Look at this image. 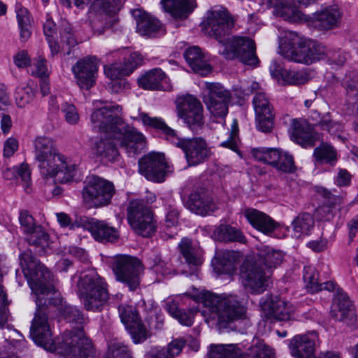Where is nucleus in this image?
<instances>
[{
	"instance_id": "obj_17",
	"label": "nucleus",
	"mask_w": 358,
	"mask_h": 358,
	"mask_svg": "<svg viewBox=\"0 0 358 358\" xmlns=\"http://www.w3.org/2000/svg\"><path fill=\"white\" fill-rule=\"evenodd\" d=\"M343 12L341 6L334 3L322 7L312 15L304 17L308 26L322 32L338 28L342 21Z\"/></svg>"
},
{
	"instance_id": "obj_58",
	"label": "nucleus",
	"mask_w": 358,
	"mask_h": 358,
	"mask_svg": "<svg viewBox=\"0 0 358 358\" xmlns=\"http://www.w3.org/2000/svg\"><path fill=\"white\" fill-rule=\"evenodd\" d=\"M62 111L69 124H76L78 122L80 117L74 105L66 103L63 105Z\"/></svg>"
},
{
	"instance_id": "obj_15",
	"label": "nucleus",
	"mask_w": 358,
	"mask_h": 358,
	"mask_svg": "<svg viewBox=\"0 0 358 358\" xmlns=\"http://www.w3.org/2000/svg\"><path fill=\"white\" fill-rule=\"evenodd\" d=\"M115 192L111 182L92 176L88 178L82 194L84 202L89 206L99 208L110 203Z\"/></svg>"
},
{
	"instance_id": "obj_11",
	"label": "nucleus",
	"mask_w": 358,
	"mask_h": 358,
	"mask_svg": "<svg viewBox=\"0 0 358 358\" xmlns=\"http://www.w3.org/2000/svg\"><path fill=\"white\" fill-rule=\"evenodd\" d=\"M220 53L225 59H236L245 65L256 66L259 63L255 41L247 36L231 37Z\"/></svg>"
},
{
	"instance_id": "obj_33",
	"label": "nucleus",
	"mask_w": 358,
	"mask_h": 358,
	"mask_svg": "<svg viewBox=\"0 0 358 358\" xmlns=\"http://www.w3.org/2000/svg\"><path fill=\"white\" fill-rule=\"evenodd\" d=\"M184 57L194 72L203 76L211 72V66L199 47L188 48L185 51Z\"/></svg>"
},
{
	"instance_id": "obj_40",
	"label": "nucleus",
	"mask_w": 358,
	"mask_h": 358,
	"mask_svg": "<svg viewBox=\"0 0 358 358\" xmlns=\"http://www.w3.org/2000/svg\"><path fill=\"white\" fill-rule=\"evenodd\" d=\"M313 157L318 164H328L334 166L338 161L336 150L331 145L322 143L315 148Z\"/></svg>"
},
{
	"instance_id": "obj_60",
	"label": "nucleus",
	"mask_w": 358,
	"mask_h": 358,
	"mask_svg": "<svg viewBox=\"0 0 358 358\" xmlns=\"http://www.w3.org/2000/svg\"><path fill=\"white\" fill-rule=\"evenodd\" d=\"M198 312V308H192L188 310H182L178 314L181 315L180 317H176V319H177L181 324L190 327L193 324L195 314Z\"/></svg>"
},
{
	"instance_id": "obj_24",
	"label": "nucleus",
	"mask_w": 358,
	"mask_h": 358,
	"mask_svg": "<svg viewBox=\"0 0 358 358\" xmlns=\"http://www.w3.org/2000/svg\"><path fill=\"white\" fill-rule=\"evenodd\" d=\"M331 316L350 327H355L357 323V317L353 304L346 293L341 290H338L335 296Z\"/></svg>"
},
{
	"instance_id": "obj_61",
	"label": "nucleus",
	"mask_w": 358,
	"mask_h": 358,
	"mask_svg": "<svg viewBox=\"0 0 358 358\" xmlns=\"http://www.w3.org/2000/svg\"><path fill=\"white\" fill-rule=\"evenodd\" d=\"M2 278V274H0V280ZM7 304L6 294L3 290L2 285L0 284V326L4 324L8 320V313L6 308Z\"/></svg>"
},
{
	"instance_id": "obj_5",
	"label": "nucleus",
	"mask_w": 358,
	"mask_h": 358,
	"mask_svg": "<svg viewBox=\"0 0 358 358\" xmlns=\"http://www.w3.org/2000/svg\"><path fill=\"white\" fill-rule=\"evenodd\" d=\"M138 119L145 125L162 130L168 141L182 150L189 165L196 166L206 162L211 157V148L204 138L201 137L180 138L176 132L167 126L161 118L151 117L145 113H139Z\"/></svg>"
},
{
	"instance_id": "obj_19",
	"label": "nucleus",
	"mask_w": 358,
	"mask_h": 358,
	"mask_svg": "<svg viewBox=\"0 0 358 358\" xmlns=\"http://www.w3.org/2000/svg\"><path fill=\"white\" fill-rule=\"evenodd\" d=\"M138 169L141 175L155 182L164 181L169 171L164 155L155 152L144 155L138 160Z\"/></svg>"
},
{
	"instance_id": "obj_31",
	"label": "nucleus",
	"mask_w": 358,
	"mask_h": 358,
	"mask_svg": "<svg viewBox=\"0 0 358 358\" xmlns=\"http://www.w3.org/2000/svg\"><path fill=\"white\" fill-rule=\"evenodd\" d=\"M243 215L254 228L266 235H271L278 226L268 215L254 208H247Z\"/></svg>"
},
{
	"instance_id": "obj_59",
	"label": "nucleus",
	"mask_w": 358,
	"mask_h": 358,
	"mask_svg": "<svg viewBox=\"0 0 358 358\" xmlns=\"http://www.w3.org/2000/svg\"><path fill=\"white\" fill-rule=\"evenodd\" d=\"M343 85L347 92H357L358 90V72L352 71L345 75L343 80Z\"/></svg>"
},
{
	"instance_id": "obj_50",
	"label": "nucleus",
	"mask_w": 358,
	"mask_h": 358,
	"mask_svg": "<svg viewBox=\"0 0 358 358\" xmlns=\"http://www.w3.org/2000/svg\"><path fill=\"white\" fill-rule=\"evenodd\" d=\"M34 96L35 92L34 89L29 85L17 87L15 98L17 106L24 108L33 101Z\"/></svg>"
},
{
	"instance_id": "obj_12",
	"label": "nucleus",
	"mask_w": 358,
	"mask_h": 358,
	"mask_svg": "<svg viewBox=\"0 0 358 358\" xmlns=\"http://www.w3.org/2000/svg\"><path fill=\"white\" fill-rule=\"evenodd\" d=\"M178 117L194 132L201 130L205 122L203 106L196 96L186 94L176 100Z\"/></svg>"
},
{
	"instance_id": "obj_55",
	"label": "nucleus",
	"mask_w": 358,
	"mask_h": 358,
	"mask_svg": "<svg viewBox=\"0 0 358 358\" xmlns=\"http://www.w3.org/2000/svg\"><path fill=\"white\" fill-rule=\"evenodd\" d=\"M166 210L164 227L167 229L177 227L179 223L180 217L178 210L171 205H169Z\"/></svg>"
},
{
	"instance_id": "obj_6",
	"label": "nucleus",
	"mask_w": 358,
	"mask_h": 358,
	"mask_svg": "<svg viewBox=\"0 0 358 358\" xmlns=\"http://www.w3.org/2000/svg\"><path fill=\"white\" fill-rule=\"evenodd\" d=\"M279 53L289 61L310 64L322 59L327 54V48L296 32L284 31L279 37Z\"/></svg>"
},
{
	"instance_id": "obj_26",
	"label": "nucleus",
	"mask_w": 358,
	"mask_h": 358,
	"mask_svg": "<svg viewBox=\"0 0 358 358\" xmlns=\"http://www.w3.org/2000/svg\"><path fill=\"white\" fill-rule=\"evenodd\" d=\"M143 62V56L138 52H132L122 62H114L104 67L105 74L111 80H118L123 76H128Z\"/></svg>"
},
{
	"instance_id": "obj_18",
	"label": "nucleus",
	"mask_w": 358,
	"mask_h": 358,
	"mask_svg": "<svg viewBox=\"0 0 358 358\" xmlns=\"http://www.w3.org/2000/svg\"><path fill=\"white\" fill-rule=\"evenodd\" d=\"M231 92L218 83H206L203 102L211 115L224 117L228 113Z\"/></svg>"
},
{
	"instance_id": "obj_37",
	"label": "nucleus",
	"mask_w": 358,
	"mask_h": 358,
	"mask_svg": "<svg viewBox=\"0 0 358 358\" xmlns=\"http://www.w3.org/2000/svg\"><path fill=\"white\" fill-rule=\"evenodd\" d=\"M108 138L101 139L95 145V154L100 157L102 159L108 162H114L119 157V152L115 143V141L119 143L120 146V141L119 138L114 137L113 133L107 134ZM125 150V149L123 148Z\"/></svg>"
},
{
	"instance_id": "obj_48",
	"label": "nucleus",
	"mask_w": 358,
	"mask_h": 358,
	"mask_svg": "<svg viewBox=\"0 0 358 358\" xmlns=\"http://www.w3.org/2000/svg\"><path fill=\"white\" fill-rule=\"evenodd\" d=\"M303 280L309 292L314 293L321 291L318 272L314 266H306L304 267Z\"/></svg>"
},
{
	"instance_id": "obj_52",
	"label": "nucleus",
	"mask_w": 358,
	"mask_h": 358,
	"mask_svg": "<svg viewBox=\"0 0 358 358\" xmlns=\"http://www.w3.org/2000/svg\"><path fill=\"white\" fill-rule=\"evenodd\" d=\"M151 263L152 268L156 273L162 275H167L173 272L176 273L175 270L172 268L169 259H163L160 255H157L152 258Z\"/></svg>"
},
{
	"instance_id": "obj_35",
	"label": "nucleus",
	"mask_w": 358,
	"mask_h": 358,
	"mask_svg": "<svg viewBox=\"0 0 358 358\" xmlns=\"http://www.w3.org/2000/svg\"><path fill=\"white\" fill-rule=\"evenodd\" d=\"M269 4L273 7V14L284 20L299 22L304 21V17H307L287 0H273Z\"/></svg>"
},
{
	"instance_id": "obj_56",
	"label": "nucleus",
	"mask_w": 358,
	"mask_h": 358,
	"mask_svg": "<svg viewBox=\"0 0 358 358\" xmlns=\"http://www.w3.org/2000/svg\"><path fill=\"white\" fill-rule=\"evenodd\" d=\"M60 38L61 42L65 43L69 47L67 54H69V49L77 44V41L69 25L66 24L63 26L60 31Z\"/></svg>"
},
{
	"instance_id": "obj_16",
	"label": "nucleus",
	"mask_w": 358,
	"mask_h": 358,
	"mask_svg": "<svg viewBox=\"0 0 358 358\" xmlns=\"http://www.w3.org/2000/svg\"><path fill=\"white\" fill-rule=\"evenodd\" d=\"M124 0H92V9L97 14L91 21L94 34L100 35L115 22V15L120 10Z\"/></svg>"
},
{
	"instance_id": "obj_25",
	"label": "nucleus",
	"mask_w": 358,
	"mask_h": 358,
	"mask_svg": "<svg viewBox=\"0 0 358 358\" xmlns=\"http://www.w3.org/2000/svg\"><path fill=\"white\" fill-rule=\"evenodd\" d=\"M19 220L29 245L38 246L47 243L49 238L48 233L41 226L36 224L34 217L27 211L20 213Z\"/></svg>"
},
{
	"instance_id": "obj_51",
	"label": "nucleus",
	"mask_w": 358,
	"mask_h": 358,
	"mask_svg": "<svg viewBox=\"0 0 358 358\" xmlns=\"http://www.w3.org/2000/svg\"><path fill=\"white\" fill-rule=\"evenodd\" d=\"M238 255L234 251H224L219 257L220 265L222 271L227 273H231L236 269Z\"/></svg>"
},
{
	"instance_id": "obj_47",
	"label": "nucleus",
	"mask_w": 358,
	"mask_h": 358,
	"mask_svg": "<svg viewBox=\"0 0 358 358\" xmlns=\"http://www.w3.org/2000/svg\"><path fill=\"white\" fill-rule=\"evenodd\" d=\"M185 341L181 338L174 339L166 348L157 350L152 355L153 358H173L178 355L185 345Z\"/></svg>"
},
{
	"instance_id": "obj_43",
	"label": "nucleus",
	"mask_w": 358,
	"mask_h": 358,
	"mask_svg": "<svg viewBox=\"0 0 358 358\" xmlns=\"http://www.w3.org/2000/svg\"><path fill=\"white\" fill-rule=\"evenodd\" d=\"M311 118L315 120V126L319 127L322 130H326L329 133L334 134L342 130L343 126L341 122L334 120L330 113H327L320 115L317 111L312 113Z\"/></svg>"
},
{
	"instance_id": "obj_41",
	"label": "nucleus",
	"mask_w": 358,
	"mask_h": 358,
	"mask_svg": "<svg viewBox=\"0 0 358 358\" xmlns=\"http://www.w3.org/2000/svg\"><path fill=\"white\" fill-rule=\"evenodd\" d=\"M283 260V254L279 250H275L266 245L261 247L259 251V259L266 268H276Z\"/></svg>"
},
{
	"instance_id": "obj_29",
	"label": "nucleus",
	"mask_w": 358,
	"mask_h": 358,
	"mask_svg": "<svg viewBox=\"0 0 358 358\" xmlns=\"http://www.w3.org/2000/svg\"><path fill=\"white\" fill-rule=\"evenodd\" d=\"M289 132L291 139L296 143L304 148L314 146L315 135L311 125L306 120H292Z\"/></svg>"
},
{
	"instance_id": "obj_32",
	"label": "nucleus",
	"mask_w": 358,
	"mask_h": 358,
	"mask_svg": "<svg viewBox=\"0 0 358 358\" xmlns=\"http://www.w3.org/2000/svg\"><path fill=\"white\" fill-rule=\"evenodd\" d=\"M131 13L136 23V31L141 36H150L159 29V22L142 8L133 9Z\"/></svg>"
},
{
	"instance_id": "obj_38",
	"label": "nucleus",
	"mask_w": 358,
	"mask_h": 358,
	"mask_svg": "<svg viewBox=\"0 0 358 358\" xmlns=\"http://www.w3.org/2000/svg\"><path fill=\"white\" fill-rule=\"evenodd\" d=\"M215 238L220 241L245 243L247 239L240 229L229 224H221L214 231Z\"/></svg>"
},
{
	"instance_id": "obj_44",
	"label": "nucleus",
	"mask_w": 358,
	"mask_h": 358,
	"mask_svg": "<svg viewBox=\"0 0 358 358\" xmlns=\"http://www.w3.org/2000/svg\"><path fill=\"white\" fill-rule=\"evenodd\" d=\"M314 224V219L309 213L299 214L292 222L294 236L299 238L302 236L308 234L313 228Z\"/></svg>"
},
{
	"instance_id": "obj_42",
	"label": "nucleus",
	"mask_w": 358,
	"mask_h": 358,
	"mask_svg": "<svg viewBox=\"0 0 358 358\" xmlns=\"http://www.w3.org/2000/svg\"><path fill=\"white\" fill-rule=\"evenodd\" d=\"M239 344H212L209 347L208 358H239Z\"/></svg>"
},
{
	"instance_id": "obj_21",
	"label": "nucleus",
	"mask_w": 358,
	"mask_h": 358,
	"mask_svg": "<svg viewBox=\"0 0 358 358\" xmlns=\"http://www.w3.org/2000/svg\"><path fill=\"white\" fill-rule=\"evenodd\" d=\"M122 322L129 332L133 341L140 343L148 338V331L141 322L136 308L133 306L122 304L118 307Z\"/></svg>"
},
{
	"instance_id": "obj_13",
	"label": "nucleus",
	"mask_w": 358,
	"mask_h": 358,
	"mask_svg": "<svg viewBox=\"0 0 358 358\" xmlns=\"http://www.w3.org/2000/svg\"><path fill=\"white\" fill-rule=\"evenodd\" d=\"M240 277L243 287L252 294L263 293L270 282L269 275L262 263L252 259H246L243 262Z\"/></svg>"
},
{
	"instance_id": "obj_3",
	"label": "nucleus",
	"mask_w": 358,
	"mask_h": 358,
	"mask_svg": "<svg viewBox=\"0 0 358 358\" xmlns=\"http://www.w3.org/2000/svg\"><path fill=\"white\" fill-rule=\"evenodd\" d=\"M60 301L59 311L64 319L71 324L72 329L66 330L59 341V354L76 358H97L96 352L90 341L85 336L83 324L85 319L81 311L76 307Z\"/></svg>"
},
{
	"instance_id": "obj_27",
	"label": "nucleus",
	"mask_w": 358,
	"mask_h": 358,
	"mask_svg": "<svg viewBox=\"0 0 358 358\" xmlns=\"http://www.w3.org/2000/svg\"><path fill=\"white\" fill-rule=\"evenodd\" d=\"M317 340L315 331L294 336L289 343L291 355L296 358H316L314 352Z\"/></svg>"
},
{
	"instance_id": "obj_34",
	"label": "nucleus",
	"mask_w": 358,
	"mask_h": 358,
	"mask_svg": "<svg viewBox=\"0 0 358 358\" xmlns=\"http://www.w3.org/2000/svg\"><path fill=\"white\" fill-rule=\"evenodd\" d=\"M169 79L166 74L159 69H153L138 78V86L144 90H165L169 87L166 85Z\"/></svg>"
},
{
	"instance_id": "obj_39",
	"label": "nucleus",
	"mask_w": 358,
	"mask_h": 358,
	"mask_svg": "<svg viewBox=\"0 0 358 358\" xmlns=\"http://www.w3.org/2000/svg\"><path fill=\"white\" fill-rule=\"evenodd\" d=\"M178 248L181 255L189 265L199 266L202 264V251L201 248L196 245H193L189 239L182 238Z\"/></svg>"
},
{
	"instance_id": "obj_49",
	"label": "nucleus",
	"mask_w": 358,
	"mask_h": 358,
	"mask_svg": "<svg viewBox=\"0 0 358 358\" xmlns=\"http://www.w3.org/2000/svg\"><path fill=\"white\" fill-rule=\"evenodd\" d=\"M309 75L305 71H288L282 73V85H299L306 83L309 80Z\"/></svg>"
},
{
	"instance_id": "obj_23",
	"label": "nucleus",
	"mask_w": 358,
	"mask_h": 358,
	"mask_svg": "<svg viewBox=\"0 0 358 358\" xmlns=\"http://www.w3.org/2000/svg\"><path fill=\"white\" fill-rule=\"evenodd\" d=\"M255 111L257 127L262 132H268L273 125L272 106L264 92H257L252 100Z\"/></svg>"
},
{
	"instance_id": "obj_2",
	"label": "nucleus",
	"mask_w": 358,
	"mask_h": 358,
	"mask_svg": "<svg viewBox=\"0 0 358 358\" xmlns=\"http://www.w3.org/2000/svg\"><path fill=\"white\" fill-rule=\"evenodd\" d=\"M97 108L91 115V122L94 129L106 134L113 133L120 139V145L129 156L140 153L145 147V138L135 128L122 122L119 117L122 108L118 105L108 104L96 100Z\"/></svg>"
},
{
	"instance_id": "obj_64",
	"label": "nucleus",
	"mask_w": 358,
	"mask_h": 358,
	"mask_svg": "<svg viewBox=\"0 0 358 358\" xmlns=\"http://www.w3.org/2000/svg\"><path fill=\"white\" fill-rule=\"evenodd\" d=\"M325 55L328 56L329 60L337 66H343L346 61V56L343 52L340 51H329L327 50V54Z\"/></svg>"
},
{
	"instance_id": "obj_45",
	"label": "nucleus",
	"mask_w": 358,
	"mask_h": 358,
	"mask_svg": "<svg viewBox=\"0 0 358 358\" xmlns=\"http://www.w3.org/2000/svg\"><path fill=\"white\" fill-rule=\"evenodd\" d=\"M17 20L20 28V37L22 42L27 41L31 36V18L28 10L19 8L17 10Z\"/></svg>"
},
{
	"instance_id": "obj_22",
	"label": "nucleus",
	"mask_w": 358,
	"mask_h": 358,
	"mask_svg": "<svg viewBox=\"0 0 358 358\" xmlns=\"http://www.w3.org/2000/svg\"><path fill=\"white\" fill-rule=\"evenodd\" d=\"M97 71L98 59L95 56L83 57L72 66V72L78 85L87 90L95 84Z\"/></svg>"
},
{
	"instance_id": "obj_30",
	"label": "nucleus",
	"mask_w": 358,
	"mask_h": 358,
	"mask_svg": "<svg viewBox=\"0 0 358 358\" xmlns=\"http://www.w3.org/2000/svg\"><path fill=\"white\" fill-rule=\"evenodd\" d=\"M186 207L196 215L205 216L215 208V203L206 196L203 189H194L189 195Z\"/></svg>"
},
{
	"instance_id": "obj_36",
	"label": "nucleus",
	"mask_w": 358,
	"mask_h": 358,
	"mask_svg": "<svg viewBox=\"0 0 358 358\" xmlns=\"http://www.w3.org/2000/svg\"><path fill=\"white\" fill-rule=\"evenodd\" d=\"M164 10L174 18L185 19L196 7V0H162Z\"/></svg>"
},
{
	"instance_id": "obj_53",
	"label": "nucleus",
	"mask_w": 358,
	"mask_h": 358,
	"mask_svg": "<svg viewBox=\"0 0 358 358\" xmlns=\"http://www.w3.org/2000/svg\"><path fill=\"white\" fill-rule=\"evenodd\" d=\"M273 167L283 173H290L296 170L293 157L282 151H280L279 159H277V162Z\"/></svg>"
},
{
	"instance_id": "obj_20",
	"label": "nucleus",
	"mask_w": 358,
	"mask_h": 358,
	"mask_svg": "<svg viewBox=\"0 0 358 358\" xmlns=\"http://www.w3.org/2000/svg\"><path fill=\"white\" fill-rule=\"evenodd\" d=\"M71 227H83L90 231L96 241L102 243H113L119 238V233L115 227L108 225L104 221L94 218L80 217L76 220V222Z\"/></svg>"
},
{
	"instance_id": "obj_4",
	"label": "nucleus",
	"mask_w": 358,
	"mask_h": 358,
	"mask_svg": "<svg viewBox=\"0 0 358 358\" xmlns=\"http://www.w3.org/2000/svg\"><path fill=\"white\" fill-rule=\"evenodd\" d=\"M201 302L208 317L219 331L234 330V323L245 317V308L235 295L218 296L210 292L201 294Z\"/></svg>"
},
{
	"instance_id": "obj_7",
	"label": "nucleus",
	"mask_w": 358,
	"mask_h": 358,
	"mask_svg": "<svg viewBox=\"0 0 358 358\" xmlns=\"http://www.w3.org/2000/svg\"><path fill=\"white\" fill-rule=\"evenodd\" d=\"M78 287L84 308L88 311H101L107 304L109 294L103 278L94 271L81 275Z\"/></svg>"
},
{
	"instance_id": "obj_28",
	"label": "nucleus",
	"mask_w": 358,
	"mask_h": 358,
	"mask_svg": "<svg viewBox=\"0 0 358 358\" xmlns=\"http://www.w3.org/2000/svg\"><path fill=\"white\" fill-rule=\"evenodd\" d=\"M261 306L270 319L279 321L289 320L293 310L289 303L277 296H268L263 302H261Z\"/></svg>"
},
{
	"instance_id": "obj_57",
	"label": "nucleus",
	"mask_w": 358,
	"mask_h": 358,
	"mask_svg": "<svg viewBox=\"0 0 358 358\" xmlns=\"http://www.w3.org/2000/svg\"><path fill=\"white\" fill-rule=\"evenodd\" d=\"M109 352L112 358H132L127 347L121 343L112 344L109 348Z\"/></svg>"
},
{
	"instance_id": "obj_46",
	"label": "nucleus",
	"mask_w": 358,
	"mask_h": 358,
	"mask_svg": "<svg viewBox=\"0 0 358 358\" xmlns=\"http://www.w3.org/2000/svg\"><path fill=\"white\" fill-rule=\"evenodd\" d=\"M52 141L43 136H38L34 141V156L35 160L40 159L51 154L57 152Z\"/></svg>"
},
{
	"instance_id": "obj_54",
	"label": "nucleus",
	"mask_w": 358,
	"mask_h": 358,
	"mask_svg": "<svg viewBox=\"0 0 358 358\" xmlns=\"http://www.w3.org/2000/svg\"><path fill=\"white\" fill-rule=\"evenodd\" d=\"M17 177L22 182V186L26 192H30L31 185V171L27 164H22L16 169Z\"/></svg>"
},
{
	"instance_id": "obj_62",
	"label": "nucleus",
	"mask_w": 358,
	"mask_h": 358,
	"mask_svg": "<svg viewBox=\"0 0 358 358\" xmlns=\"http://www.w3.org/2000/svg\"><path fill=\"white\" fill-rule=\"evenodd\" d=\"M35 70L33 73L38 77L45 78L48 75L47 61L43 57H38L34 64Z\"/></svg>"
},
{
	"instance_id": "obj_8",
	"label": "nucleus",
	"mask_w": 358,
	"mask_h": 358,
	"mask_svg": "<svg viewBox=\"0 0 358 358\" xmlns=\"http://www.w3.org/2000/svg\"><path fill=\"white\" fill-rule=\"evenodd\" d=\"M236 20L222 6H215L206 13L203 21V31L209 37L224 45L231 38Z\"/></svg>"
},
{
	"instance_id": "obj_10",
	"label": "nucleus",
	"mask_w": 358,
	"mask_h": 358,
	"mask_svg": "<svg viewBox=\"0 0 358 358\" xmlns=\"http://www.w3.org/2000/svg\"><path fill=\"white\" fill-rule=\"evenodd\" d=\"M127 220L131 228L144 237L152 236L157 230V220L149 206L142 199H133L127 206Z\"/></svg>"
},
{
	"instance_id": "obj_14",
	"label": "nucleus",
	"mask_w": 358,
	"mask_h": 358,
	"mask_svg": "<svg viewBox=\"0 0 358 358\" xmlns=\"http://www.w3.org/2000/svg\"><path fill=\"white\" fill-rule=\"evenodd\" d=\"M113 271L116 279L127 285L129 290L135 291L140 285L143 268L136 257L120 255L113 259Z\"/></svg>"
},
{
	"instance_id": "obj_9",
	"label": "nucleus",
	"mask_w": 358,
	"mask_h": 358,
	"mask_svg": "<svg viewBox=\"0 0 358 358\" xmlns=\"http://www.w3.org/2000/svg\"><path fill=\"white\" fill-rule=\"evenodd\" d=\"M40 173L43 178H52L57 175L62 183L72 181L77 172V166L58 152L36 160Z\"/></svg>"
},
{
	"instance_id": "obj_63",
	"label": "nucleus",
	"mask_w": 358,
	"mask_h": 358,
	"mask_svg": "<svg viewBox=\"0 0 358 358\" xmlns=\"http://www.w3.org/2000/svg\"><path fill=\"white\" fill-rule=\"evenodd\" d=\"M6 341L15 347L17 343L23 341V336L16 329H8L3 332Z\"/></svg>"
},
{
	"instance_id": "obj_1",
	"label": "nucleus",
	"mask_w": 358,
	"mask_h": 358,
	"mask_svg": "<svg viewBox=\"0 0 358 358\" xmlns=\"http://www.w3.org/2000/svg\"><path fill=\"white\" fill-rule=\"evenodd\" d=\"M20 264L31 291L37 296V308L30 327V336L36 344L48 351L59 353V342L52 338L48 322V306H57L60 301L51 282L52 275L48 268L33 255L30 250L20 256Z\"/></svg>"
}]
</instances>
